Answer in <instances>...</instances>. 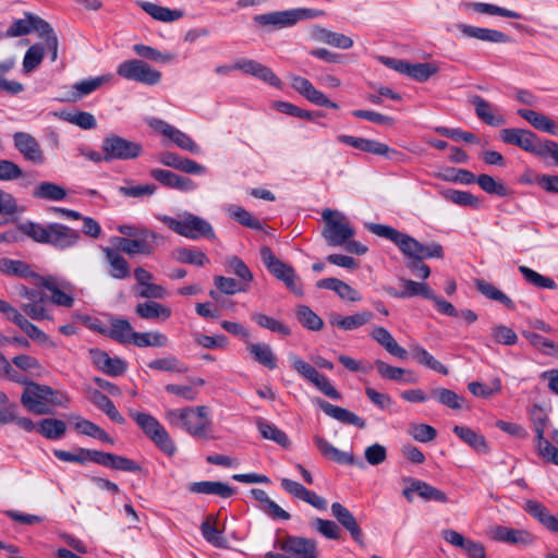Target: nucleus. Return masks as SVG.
Masks as SVG:
<instances>
[{
    "label": "nucleus",
    "mask_w": 558,
    "mask_h": 558,
    "mask_svg": "<svg viewBox=\"0 0 558 558\" xmlns=\"http://www.w3.org/2000/svg\"><path fill=\"white\" fill-rule=\"evenodd\" d=\"M165 418L170 425L184 429L195 438H213V422L210 411L206 405L170 409L166 411Z\"/></svg>",
    "instance_id": "nucleus-1"
},
{
    "label": "nucleus",
    "mask_w": 558,
    "mask_h": 558,
    "mask_svg": "<svg viewBox=\"0 0 558 558\" xmlns=\"http://www.w3.org/2000/svg\"><path fill=\"white\" fill-rule=\"evenodd\" d=\"M23 232L39 243L51 244L64 250L76 244L80 234L76 230L61 223L43 226L35 222H27L22 227Z\"/></svg>",
    "instance_id": "nucleus-2"
},
{
    "label": "nucleus",
    "mask_w": 558,
    "mask_h": 558,
    "mask_svg": "<svg viewBox=\"0 0 558 558\" xmlns=\"http://www.w3.org/2000/svg\"><path fill=\"white\" fill-rule=\"evenodd\" d=\"M70 399L46 385L28 383L21 396L22 404L32 413L44 415L51 413L49 403L66 407Z\"/></svg>",
    "instance_id": "nucleus-3"
},
{
    "label": "nucleus",
    "mask_w": 558,
    "mask_h": 558,
    "mask_svg": "<svg viewBox=\"0 0 558 558\" xmlns=\"http://www.w3.org/2000/svg\"><path fill=\"white\" fill-rule=\"evenodd\" d=\"M158 219L169 229L187 239L198 240L201 238H215V231L211 225L204 218L191 213L185 211L180 215L179 218L163 215L158 216Z\"/></svg>",
    "instance_id": "nucleus-4"
},
{
    "label": "nucleus",
    "mask_w": 558,
    "mask_h": 558,
    "mask_svg": "<svg viewBox=\"0 0 558 558\" xmlns=\"http://www.w3.org/2000/svg\"><path fill=\"white\" fill-rule=\"evenodd\" d=\"M129 415L136 422L143 433L166 454L173 456L177 446L169 433L153 415L130 410Z\"/></svg>",
    "instance_id": "nucleus-5"
},
{
    "label": "nucleus",
    "mask_w": 558,
    "mask_h": 558,
    "mask_svg": "<svg viewBox=\"0 0 558 558\" xmlns=\"http://www.w3.org/2000/svg\"><path fill=\"white\" fill-rule=\"evenodd\" d=\"M319 15H322V12L313 9H291L259 14L254 17V21L270 31H276L291 27L299 21L317 17Z\"/></svg>",
    "instance_id": "nucleus-6"
},
{
    "label": "nucleus",
    "mask_w": 558,
    "mask_h": 558,
    "mask_svg": "<svg viewBox=\"0 0 558 558\" xmlns=\"http://www.w3.org/2000/svg\"><path fill=\"white\" fill-rule=\"evenodd\" d=\"M322 216L325 221L323 236L329 245L340 246L355 234L347 217L340 211L327 208Z\"/></svg>",
    "instance_id": "nucleus-7"
},
{
    "label": "nucleus",
    "mask_w": 558,
    "mask_h": 558,
    "mask_svg": "<svg viewBox=\"0 0 558 558\" xmlns=\"http://www.w3.org/2000/svg\"><path fill=\"white\" fill-rule=\"evenodd\" d=\"M291 367L305 380L315 386L326 397L339 400L341 399L340 392L332 386L329 379L320 374L315 366L302 360L295 354H289Z\"/></svg>",
    "instance_id": "nucleus-8"
},
{
    "label": "nucleus",
    "mask_w": 558,
    "mask_h": 558,
    "mask_svg": "<svg viewBox=\"0 0 558 558\" xmlns=\"http://www.w3.org/2000/svg\"><path fill=\"white\" fill-rule=\"evenodd\" d=\"M119 76L145 85H156L161 80V73L140 59L121 62L117 68Z\"/></svg>",
    "instance_id": "nucleus-9"
},
{
    "label": "nucleus",
    "mask_w": 558,
    "mask_h": 558,
    "mask_svg": "<svg viewBox=\"0 0 558 558\" xmlns=\"http://www.w3.org/2000/svg\"><path fill=\"white\" fill-rule=\"evenodd\" d=\"M366 228L375 235L393 242L409 259L417 258L421 243L409 234L402 233L390 226L380 223H368L366 225Z\"/></svg>",
    "instance_id": "nucleus-10"
},
{
    "label": "nucleus",
    "mask_w": 558,
    "mask_h": 558,
    "mask_svg": "<svg viewBox=\"0 0 558 558\" xmlns=\"http://www.w3.org/2000/svg\"><path fill=\"white\" fill-rule=\"evenodd\" d=\"M101 150L105 153V161L129 160L137 158L142 154L143 147L140 143L119 135H110L104 138Z\"/></svg>",
    "instance_id": "nucleus-11"
},
{
    "label": "nucleus",
    "mask_w": 558,
    "mask_h": 558,
    "mask_svg": "<svg viewBox=\"0 0 558 558\" xmlns=\"http://www.w3.org/2000/svg\"><path fill=\"white\" fill-rule=\"evenodd\" d=\"M146 122L151 129L171 140L181 149L192 154H199V146L192 140L190 135L182 132L181 130L157 118H149L146 120Z\"/></svg>",
    "instance_id": "nucleus-12"
},
{
    "label": "nucleus",
    "mask_w": 558,
    "mask_h": 558,
    "mask_svg": "<svg viewBox=\"0 0 558 558\" xmlns=\"http://www.w3.org/2000/svg\"><path fill=\"white\" fill-rule=\"evenodd\" d=\"M13 145L25 160L35 165H43L45 162V153L39 142L32 134L15 132L13 134Z\"/></svg>",
    "instance_id": "nucleus-13"
},
{
    "label": "nucleus",
    "mask_w": 558,
    "mask_h": 558,
    "mask_svg": "<svg viewBox=\"0 0 558 558\" xmlns=\"http://www.w3.org/2000/svg\"><path fill=\"white\" fill-rule=\"evenodd\" d=\"M500 138L506 144L515 145L521 149L536 155L542 141L539 137L525 129H504L500 131Z\"/></svg>",
    "instance_id": "nucleus-14"
},
{
    "label": "nucleus",
    "mask_w": 558,
    "mask_h": 558,
    "mask_svg": "<svg viewBox=\"0 0 558 558\" xmlns=\"http://www.w3.org/2000/svg\"><path fill=\"white\" fill-rule=\"evenodd\" d=\"M278 547L295 558H318L317 543L312 538L288 536L278 541Z\"/></svg>",
    "instance_id": "nucleus-15"
},
{
    "label": "nucleus",
    "mask_w": 558,
    "mask_h": 558,
    "mask_svg": "<svg viewBox=\"0 0 558 558\" xmlns=\"http://www.w3.org/2000/svg\"><path fill=\"white\" fill-rule=\"evenodd\" d=\"M144 236L130 239L117 238V248L130 256L135 254L150 255L154 252V243L160 239L156 232H144Z\"/></svg>",
    "instance_id": "nucleus-16"
},
{
    "label": "nucleus",
    "mask_w": 558,
    "mask_h": 558,
    "mask_svg": "<svg viewBox=\"0 0 558 558\" xmlns=\"http://www.w3.org/2000/svg\"><path fill=\"white\" fill-rule=\"evenodd\" d=\"M409 486L403 489L402 495L408 501L413 500V495L417 494L425 501L448 502V497L442 490L430 484L415 478H409Z\"/></svg>",
    "instance_id": "nucleus-17"
},
{
    "label": "nucleus",
    "mask_w": 558,
    "mask_h": 558,
    "mask_svg": "<svg viewBox=\"0 0 558 558\" xmlns=\"http://www.w3.org/2000/svg\"><path fill=\"white\" fill-rule=\"evenodd\" d=\"M488 535L497 542L511 545L529 546L534 543V535L526 530H518L504 525L489 527Z\"/></svg>",
    "instance_id": "nucleus-18"
},
{
    "label": "nucleus",
    "mask_w": 558,
    "mask_h": 558,
    "mask_svg": "<svg viewBox=\"0 0 558 558\" xmlns=\"http://www.w3.org/2000/svg\"><path fill=\"white\" fill-rule=\"evenodd\" d=\"M89 355L93 364L109 376H121L126 371V363L122 359L110 357L105 351L90 349Z\"/></svg>",
    "instance_id": "nucleus-19"
},
{
    "label": "nucleus",
    "mask_w": 558,
    "mask_h": 558,
    "mask_svg": "<svg viewBox=\"0 0 558 558\" xmlns=\"http://www.w3.org/2000/svg\"><path fill=\"white\" fill-rule=\"evenodd\" d=\"M102 252L108 265V274L110 277L117 280H123L130 277V264L118 248L104 247Z\"/></svg>",
    "instance_id": "nucleus-20"
},
{
    "label": "nucleus",
    "mask_w": 558,
    "mask_h": 558,
    "mask_svg": "<svg viewBox=\"0 0 558 558\" xmlns=\"http://www.w3.org/2000/svg\"><path fill=\"white\" fill-rule=\"evenodd\" d=\"M457 29L462 33L463 36L474 38L481 41L505 44L509 41V37L497 29L477 27L466 24H457Z\"/></svg>",
    "instance_id": "nucleus-21"
},
{
    "label": "nucleus",
    "mask_w": 558,
    "mask_h": 558,
    "mask_svg": "<svg viewBox=\"0 0 558 558\" xmlns=\"http://www.w3.org/2000/svg\"><path fill=\"white\" fill-rule=\"evenodd\" d=\"M150 175L165 186L175 189L182 192H189L196 189V184L190 178L179 175L168 170L158 168L153 169L150 171Z\"/></svg>",
    "instance_id": "nucleus-22"
},
{
    "label": "nucleus",
    "mask_w": 558,
    "mask_h": 558,
    "mask_svg": "<svg viewBox=\"0 0 558 558\" xmlns=\"http://www.w3.org/2000/svg\"><path fill=\"white\" fill-rule=\"evenodd\" d=\"M316 404L323 410L325 414L341 423L354 425L359 428H365L366 426L363 418L344 408L333 405L322 399H317Z\"/></svg>",
    "instance_id": "nucleus-23"
},
{
    "label": "nucleus",
    "mask_w": 558,
    "mask_h": 558,
    "mask_svg": "<svg viewBox=\"0 0 558 558\" xmlns=\"http://www.w3.org/2000/svg\"><path fill=\"white\" fill-rule=\"evenodd\" d=\"M331 513L336 520L351 534L352 538L362 543L363 533L360 529L354 515L340 502H333L331 505Z\"/></svg>",
    "instance_id": "nucleus-24"
},
{
    "label": "nucleus",
    "mask_w": 558,
    "mask_h": 558,
    "mask_svg": "<svg viewBox=\"0 0 558 558\" xmlns=\"http://www.w3.org/2000/svg\"><path fill=\"white\" fill-rule=\"evenodd\" d=\"M524 510L542 523L547 530L558 533V517L549 512V510L539 501L527 500Z\"/></svg>",
    "instance_id": "nucleus-25"
},
{
    "label": "nucleus",
    "mask_w": 558,
    "mask_h": 558,
    "mask_svg": "<svg viewBox=\"0 0 558 558\" xmlns=\"http://www.w3.org/2000/svg\"><path fill=\"white\" fill-rule=\"evenodd\" d=\"M518 114L527 121L534 129L558 136V124L549 117L529 109H519Z\"/></svg>",
    "instance_id": "nucleus-26"
},
{
    "label": "nucleus",
    "mask_w": 558,
    "mask_h": 558,
    "mask_svg": "<svg viewBox=\"0 0 558 558\" xmlns=\"http://www.w3.org/2000/svg\"><path fill=\"white\" fill-rule=\"evenodd\" d=\"M313 38L316 41L339 48V49H350L353 46V39L349 36H345L341 33H336L329 31L325 27H315L313 29Z\"/></svg>",
    "instance_id": "nucleus-27"
},
{
    "label": "nucleus",
    "mask_w": 558,
    "mask_h": 558,
    "mask_svg": "<svg viewBox=\"0 0 558 558\" xmlns=\"http://www.w3.org/2000/svg\"><path fill=\"white\" fill-rule=\"evenodd\" d=\"M470 101L475 108L477 118L486 124L500 126L506 123V119L501 114L494 113L493 106L481 96L474 95L471 97Z\"/></svg>",
    "instance_id": "nucleus-28"
},
{
    "label": "nucleus",
    "mask_w": 558,
    "mask_h": 558,
    "mask_svg": "<svg viewBox=\"0 0 558 558\" xmlns=\"http://www.w3.org/2000/svg\"><path fill=\"white\" fill-rule=\"evenodd\" d=\"M314 444L325 458L340 464H353L354 458L351 453L344 452L332 446L328 440L319 435L313 437Z\"/></svg>",
    "instance_id": "nucleus-29"
},
{
    "label": "nucleus",
    "mask_w": 558,
    "mask_h": 558,
    "mask_svg": "<svg viewBox=\"0 0 558 558\" xmlns=\"http://www.w3.org/2000/svg\"><path fill=\"white\" fill-rule=\"evenodd\" d=\"M371 337L381 347H384L388 353L395 355L401 360L408 357L405 349L400 347L395 340L392 335L384 327H376L372 330Z\"/></svg>",
    "instance_id": "nucleus-30"
},
{
    "label": "nucleus",
    "mask_w": 558,
    "mask_h": 558,
    "mask_svg": "<svg viewBox=\"0 0 558 558\" xmlns=\"http://www.w3.org/2000/svg\"><path fill=\"white\" fill-rule=\"evenodd\" d=\"M317 288L328 289L335 291L339 298L350 302H357L361 300L360 293L350 287L347 282L337 278H325L316 283Z\"/></svg>",
    "instance_id": "nucleus-31"
},
{
    "label": "nucleus",
    "mask_w": 558,
    "mask_h": 558,
    "mask_svg": "<svg viewBox=\"0 0 558 558\" xmlns=\"http://www.w3.org/2000/svg\"><path fill=\"white\" fill-rule=\"evenodd\" d=\"M0 271L7 276L33 278L36 280L35 282H39V278H43L41 276L33 271L27 263L17 259H0Z\"/></svg>",
    "instance_id": "nucleus-32"
},
{
    "label": "nucleus",
    "mask_w": 558,
    "mask_h": 558,
    "mask_svg": "<svg viewBox=\"0 0 558 558\" xmlns=\"http://www.w3.org/2000/svg\"><path fill=\"white\" fill-rule=\"evenodd\" d=\"M189 490L194 494L217 495L222 498H229L235 492L228 484L213 481L194 482L189 486Z\"/></svg>",
    "instance_id": "nucleus-33"
},
{
    "label": "nucleus",
    "mask_w": 558,
    "mask_h": 558,
    "mask_svg": "<svg viewBox=\"0 0 558 558\" xmlns=\"http://www.w3.org/2000/svg\"><path fill=\"white\" fill-rule=\"evenodd\" d=\"M36 286L46 288L50 293V302L57 306L63 307H72L74 304V299L72 295L61 290L57 283L56 279L51 276L39 278V282H35Z\"/></svg>",
    "instance_id": "nucleus-34"
},
{
    "label": "nucleus",
    "mask_w": 558,
    "mask_h": 558,
    "mask_svg": "<svg viewBox=\"0 0 558 558\" xmlns=\"http://www.w3.org/2000/svg\"><path fill=\"white\" fill-rule=\"evenodd\" d=\"M247 350L258 364L275 369L277 367V356L272 348L265 342H247Z\"/></svg>",
    "instance_id": "nucleus-35"
},
{
    "label": "nucleus",
    "mask_w": 558,
    "mask_h": 558,
    "mask_svg": "<svg viewBox=\"0 0 558 558\" xmlns=\"http://www.w3.org/2000/svg\"><path fill=\"white\" fill-rule=\"evenodd\" d=\"M373 317L371 312H361L350 316L332 314L330 324L342 330H354L367 324Z\"/></svg>",
    "instance_id": "nucleus-36"
},
{
    "label": "nucleus",
    "mask_w": 558,
    "mask_h": 558,
    "mask_svg": "<svg viewBox=\"0 0 558 558\" xmlns=\"http://www.w3.org/2000/svg\"><path fill=\"white\" fill-rule=\"evenodd\" d=\"M13 324L19 326L31 339L49 348H56V343L49 338V336L31 323L21 312L15 316Z\"/></svg>",
    "instance_id": "nucleus-37"
},
{
    "label": "nucleus",
    "mask_w": 558,
    "mask_h": 558,
    "mask_svg": "<svg viewBox=\"0 0 558 558\" xmlns=\"http://www.w3.org/2000/svg\"><path fill=\"white\" fill-rule=\"evenodd\" d=\"M375 367L383 378L390 380H404L405 383L417 381L416 376L411 371L391 366L381 360L375 361Z\"/></svg>",
    "instance_id": "nucleus-38"
},
{
    "label": "nucleus",
    "mask_w": 558,
    "mask_h": 558,
    "mask_svg": "<svg viewBox=\"0 0 558 558\" xmlns=\"http://www.w3.org/2000/svg\"><path fill=\"white\" fill-rule=\"evenodd\" d=\"M135 313L143 319H168L171 316V310L155 301L138 303L135 306Z\"/></svg>",
    "instance_id": "nucleus-39"
},
{
    "label": "nucleus",
    "mask_w": 558,
    "mask_h": 558,
    "mask_svg": "<svg viewBox=\"0 0 558 558\" xmlns=\"http://www.w3.org/2000/svg\"><path fill=\"white\" fill-rule=\"evenodd\" d=\"M399 282L402 291L395 294L398 298L423 296L425 299H434V291L425 282H417L411 279L400 278Z\"/></svg>",
    "instance_id": "nucleus-40"
},
{
    "label": "nucleus",
    "mask_w": 558,
    "mask_h": 558,
    "mask_svg": "<svg viewBox=\"0 0 558 558\" xmlns=\"http://www.w3.org/2000/svg\"><path fill=\"white\" fill-rule=\"evenodd\" d=\"M453 433L465 444L481 453L488 452L489 448L485 438L470 427L456 425Z\"/></svg>",
    "instance_id": "nucleus-41"
},
{
    "label": "nucleus",
    "mask_w": 558,
    "mask_h": 558,
    "mask_svg": "<svg viewBox=\"0 0 558 558\" xmlns=\"http://www.w3.org/2000/svg\"><path fill=\"white\" fill-rule=\"evenodd\" d=\"M277 279L281 280L286 287L296 295H303V289L300 277L292 266L283 263L282 267L275 268L271 272Z\"/></svg>",
    "instance_id": "nucleus-42"
},
{
    "label": "nucleus",
    "mask_w": 558,
    "mask_h": 558,
    "mask_svg": "<svg viewBox=\"0 0 558 558\" xmlns=\"http://www.w3.org/2000/svg\"><path fill=\"white\" fill-rule=\"evenodd\" d=\"M90 401L100 411L106 413L113 422L118 424H123L125 422L124 417L117 410L113 402L102 392L94 390L90 393Z\"/></svg>",
    "instance_id": "nucleus-43"
},
{
    "label": "nucleus",
    "mask_w": 558,
    "mask_h": 558,
    "mask_svg": "<svg viewBox=\"0 0 558 558\" xmlns=\"http://www.w3.org/2000/svg\"><path fill=\"white\" fill-rule=\"evenodd\" d=\"M74 420H75L74 428L78 433L89 436V437H93V438H96L104 442H108L111 445L113 444V439L101 427H99L95 423H93L86 418H83L81 416H75Z\"/></svg>",
    "instance_id": "nucleus-44"
},
{
    "label": "nucleus",
    "mask_w": 558,
    "mask_h": 558,
    "mask_svg": "<svg viewBox=\"0 0 558 558\" xmlns=\"http://www.w3.org/2000/svg\"><path fill=\"white\" fill-rule=\"evenodd\" d=\"M441 196L456 205L471 208H478L481 201L470 192L447 189L440 192Z\"/></svg>",
    "instance_id": "nucleus-45"
},
{
    "label": "nucleus",
    "mask_w": 558,
    "mask_h": 558,
    "mask_svg": "<svg viewBox=\"0 0 558 558\" xmlns=\"http://www.w3.org/2000/svg\"><path fill=\"white\" fill-rule=\"evenodd\" d=\"M37 430L45 438L56 440L64 436L66 424L58 418H44L38 423Z\"/></svg>",
    "instance_id": "nucleus-46"
},
{
    "label": "nucleus",
    "mask_w": 558,
    "mask_h": 558,
    "mask_svg": "<svg viewBox=\"0 0 558 558\" xmlns=\"http://www.w3.org/2000/svg\"><path fill=\"white\" fill-rule=\"evenodd\" d=\"M141 8L153 19L161 22H173L183 16L180 10H171L151 2H142Z\"/></svg>",
    "instance_id": "nucleus-47"
},
{
    "label": "nucleus",
    "mask_w": 558,
    "mask_h": 558,
    "mask_svg": "<svg viewBox=\"0 0 558 558\" xmlns=\"http://www.w3.org/2000/svg\"><path fill=\"white\" fill-rule=\"evenodd\" d=\"M169 340L168 337L160 331H146V332H137L135 331L132 343L138 348L146 347H166Z\"/></svg>",
    "instance_id": "nucleus-48"
},
{
    "label": "nucleus",
    "mask_w": 558,
    "mask_h": 558,
    "mask_svg": "<svg viewBox=\"0 0 558 558\" xmlns=\"http://www.w3.org/2000/svg\"><path fill=\"white\" fill-rule=\"evenodd\" d=\"M412 355L415 359V361L435 372H438L442 375L448 374V368L441 364L438 360H436L427 350L420 345H413L412 349Z\"/></svg>",
    "instance_id": "nucleus-49"
},
{
    "label": "nucleus",
    "mask_w": 558,
    "mask_h": 558,
    "mask_svg": "<svg viewBox=\"0 0 558 558\" xmlns=\"http://www.w3.org/2000/svg\"><path fill=\"white\" fill-rule=\"evenodd\" d=\"M112 74H104L97 77L88 78L81 81L76 83L73 88L74 93L73 96L75 99H80L83 96H86L97 88H99L101 85L109 83L112 80Z\"/></svg>",
    "instance_id": "nucleus-50"
},
{
    "label": "nucleus",
    "mask_w": 558,
    "mask_h": 558,
    "mask_svg": "<svg viewBox=\"0 0 558 558\" xmlns=\"http://www.w3.org/2000/svg\"><path fill=\"white\" fill-rule=\"evenodd\" d=\"M535 433H536V449L538 454L545 459L546 461L553 462V457L555 456L557 448L554 447L547 439H545V422L544 420H538L535 422Z\"/></svg>",
    "instance_id": "nucleus-51"
},
{
    "label": "nucleus",
    "mask_w": 558,
    "mask_h": 558,
    "mask_svg": "<svg viewBox=\"0 0 558 558\" xmlns=\"http://www.w3.org/2000/svg\"><path fill=\"white\" fill-rule=\"evenodd\" d=\"M256 424L263 438L272 440L282 447H288L290 445V440L287 434L279 429L276 425L270 424L262 418H258Z\"/></svg>",
    "instance_id": "nucleus-52"
},
{
    "label": "nucleus",
    "mask_w": 558,
    "mask_h": 558,
    "mask_svg": "<svg viewBox=\"0 0 558 558\" xmlns=\"http://www.w3.org/2000/svg\"><path fill=\"white\" fill-rule=\"evenodd\" d=\"M135 331L126 319L116 318L111 320L109 336L121 342L132 343Z\"/></svg>",
    "instance_id": "nucleus-53"
},
{
    "label": "nucleus",
    "mask_w": 558,
    "mask_h": 558,
    "mask_svg": "<svg viewBox=\"0 0 558 558\" xmlns=\"http://www.w3.org/2000/svg\"><path fill=\"white\" fill-rule=\"evenodd\" d=\"M35 198L48 201H61L66 196L65 190L52 182L39 183L33 192Z\"/></svg>",
    "instance_id": "nucleus-54"
},
{
    "label": "nucleus",
    "mask_w": 558,
    "mask_h": 558,
    "mask_svg": "<svg viewBox=\"0 0 558 558\" xmlns=\"http://www.w3.org/2000/svg\"><path fill=\"white\" fill-rule=\"evenodd\" d=\"M476 288L487 299L500 302L502 305H505L509 310L514 308L513 301L508 295H506L502 291H500L495 286H493L492 283L486 282L484 280H477Z\"/></svg>",
    "instance_id": "nucleus-55"
},
{
    "label": "nucleus",
    "mask_w": 558,
    "mask_h": 558,
    "mask_svg": "<svg viewBox=\"0 0 558 558\" xmlns=\"http://www.w3.org/2000/svg\"><path fill=\"white\" fill-rule=\"evenodd\" d=\"M475 182L487 194L498 195L505 197L511 194V191L502 183L495 180L492 175L480 174L475 178Z\"/></svg>",
    "instance_id": "nucleus-56"
},
{
    "label": "nucleus",
    "mask_w": 558,
    "mask_h": 558,
    "mask_svg": "<svg viewBox=\"0 0 558 558\" xmlns=\"http://www.w3.org/2000/svg\"><path fill=\"white\" fill-rule=\"evenodd\" d=\"M46 298L41 294L39 298L21 304V310L34 320L50 319V315L45 307Z\"/></svg>",
    "instance_id": "nucleus-57"
},
{
    "label": "nucleus",
    "mask_w": 558,
    "mask_h": 558,
    "mask_svg": "<svg viewBox=\"0 0 558 558\" xmlns=\"http://www.w3.org/2000/svg\"><path fill=\"white\" fill-rule=\"evenodd\" d=\"M430 396L442 405H446L452 410H461L463 408L464 399L457 395L453 390L447 388H436L432 390Z\"/></svg>",
    "instance_id": "nucleus-58"
},
{
    "label": "nucleus",
    "mask_w": 558,
    "mask_h": 558,
    "mask_svg": "<svg viewBox=\"0 0 558 558\" xmlns=\"http://www.w3.org/2000/svg\"><path fill=\"white\" fill-rule=\"evenodd\" d=\"M468 388L475 397L489 398L501 392V380L495 377L492 379L490 385L481 381H472L468 385Z\"/></svg>",
    "instance_id": "nucleus-59"
},
{
    "label": "nucleus",
    "mask_w": 558,
    "mask_h": 558,
    "mask_svg": "<svg viewBox=\"0 0 558 558\" xmlns=\"http://www.w3.org/2000/svg\"><path fill=\"white\" fill-rule=\"evenodd\" d=\"M63 120L83 130H92L97 125L95 117L86 111H72L62 113Z\"/></svg>",
    "instance_id": "nucleus-60"
},
{
    "label": "nucleus",
    "mask_w": 558,
    "mask_h": 558,
    "mask_svg": "<svg viewBox=\"0 0 558 558\" xmlns=\"http://www.w3.org/2000/svg\"><path fill=\"white\" fill-rule=\"evenodd\" d=\"M148 367L155 371H166L172 373H185L187 371V367L175 356H167L153 360L148 363Z\"/></svg>",
    "instance_id": "nucleus-61"
},
{
    "label": "nucleus",
    "mask_w": 558,
    "mask_h": 558,
    "mask_svg": "<svg viewBox=\"0 0 558 558\" xmlns=\"http://www.w3.org/2000/svg\"><path fill=\"white\" fill-rule=\"evenodd\" d=\"M251 317L259 327H263L274 332L281 333L283 336H288L291 333V330L288 326L263 313H254L252 314Z\"/></svg>",
    "instance_id": "nucleus-62"
},
{
    "label": "nucleus",
    "mask_w": 558,
    "mask_h": 558,
    "mask_svg": "<svg viewBox=\"0 0 558 558\" xmlns=\"http://www.w3.org/2000/svg\"><path fill=\"white\" fill-rule=\"evenodd\" d=\"M438 72V66L433 63H409L407 75L417 82H425Z\"/></svg>",
    "instance_id": "nucleus-63"
},
{
    "label": "nucleus",
    "mask_w": 558,
    "mask_h": 558,
    "mask_svg": "<svg viewBox=\"0 0 558 558\" xmlns=\"http://www.w3.org/2000/svg\"><path fill=\"white\" fill-rule=\"evenodd\" d=\"M45 56L44 47L39 44L33 45L26 51L23 59V71L24 73H31L34 71L43 61Z\"/></svg>",
    "instance_id": "nucleus-64"
}]
</instances>
